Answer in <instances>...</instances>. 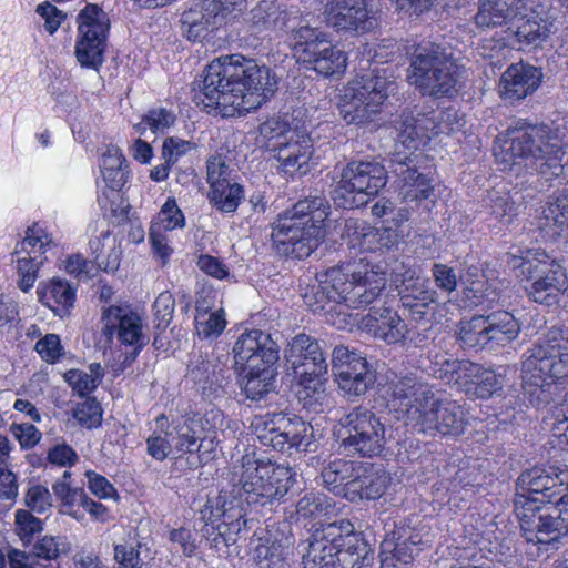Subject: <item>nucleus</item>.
Instances as JSON below:
<instances>
[{
  "label": "nucleus",
  "mask_w": 568,
  "mask_h": 568,
  "mask_svg": "<svg viewBox=\"0 0 568 568\" xmlns=\"http://www.w3.org/2000/svg\"><path fill=\"white\" fill-rule=\"evenodd\" d=\"M277 77L264 64L240 54L212 61L203 78L193 83L194 101L207 112L223 116L250 112L270 100L277 91Z\"/></svg>",
  "instance_id": "obj_1"
},
{
  "label": "nucleus",
  "mask_w": 568,
  "mask_h": 568,
  "mask_svg": "<svg viewBox=\"0 0 568 568\" xmlns=\"http://www.w3.org/2000/svg\"><path fill=\"white\" fill-rule=\"evenodd\" d=\"M509 145L503 161L513 170L524 166L550 180L562 173V158L568 146V125L565 118L549 123L531 124L520 120L508 130Z\"/></svg>",
  "instance_id": "obj_2"
},
{
  "label": "nucleus",
  "mask_w": 568,
  "mask_h": 568,
  "mask_svg": "<svg viewBox=\"0 0 568 568\" xmlns=\"http://www.w3.org/2000/svg\"><path fill=\"white\" fill-rule=\"evenodd\" d=\"M313 287L315 308L325 310L328 302L359 308L376 301L386 286L385 266L359 261L346 267L333 266L316 274Z\"/></svg>",
  "instance_id": "obj_3"
},
{
  "label": "nucleus",
  "mask_w": 568,
  "mask_h": 568,
  "mask_svg": "<svg viewBox=\"0 0 568 568\" xmlns=\"http://www.w3.org/2000/svg\"><path fill=\"white\" fill-rule=\"evenodd\" d=\"M331 205L323 196L306 197L281 213L272 224V241L283 256L302 260L317 247L324 237V222Z\"/></svg>",
  "instance_id": "obj_4"
},
{
  "label": "nucleus",
  "mask_w": 568,
  "mask_h": 568,
  "mask_svg": "<svg viewBox=\"0 0 568 568\" xmlns=\"http://www.w3.org/2000/svg\"><path fill=\"white\" fill-rule=\"evenodd\" d=\"M524 394L537 408L550 403L558 390L557 384L568 378V332L560 336L550 332L548 337L532 345L523 362Z\"/></svg>",
  "instance_id": "obj_5"
},
{
  "label": "nucleus",
  "mask_w": 568,
  "mask_h": 568,
  "mask_svg": "<svg viewBox=\"0 0 568 568\" xmlns=\"http://www.w3.org/2000/svg\"><path fill=\"white\" fill-rule=\"evenodd\" d=\"M466 69L449 47L418 44L410 55L407 81L422 95L453 98L463 87Z\"/></svg>",
  "instance_id": "obj_6"
},
{
  "label": "nucleus",
  "mask_w": 568,
  "mask_h": 568,
  "mask_svg": "<svg viewBox=\"0 0 568 568\" xmlns=\"http://www.w3.org/2000/svg\"><path fill=\"white\" fill-rule=\"evenodd\" d=\"M507 263L535 303L557 305L568 290L565 268L545 251L527 250L521 256L510 255Z\"/></svg>",
  "instance_id": "obj_7"
},
{
  "label": "nucleus",
  "mask_w": 568,
  "mask_h": 568,
  "mask_svg": "<svg viewBox=\"0 0 568 568\" xmlns=\"http://www.w3.org/2000/svg\"><path fill=\"white\" fill-rule=\"evenodd\" d=\"M291 467L275 465L246 454L242 457L240 473L235 486L239 496L248 506L258 508L271 505L273 500L283 497L293 483Z\"/></svg>",
  "instance_id": "obj_8"
},
{
  "label": "nucleus",
  "mask_w": 568,
  "mask_h": 568,
  "mask_svg": "<svg viewBox=\"0 0 568 568\" xmlns=\"http://www.w3.org/2000/svg\"><path fill=\"white\" fill-rule=\"evenodd\" d=\"M520 331V324L511 313L498 310L460 320L454 336L465 351L493 352L517 339Z\"/></svg>",
  "instance_id": "obj_9"
},
{
  "label": "nucleus",
  "mask_w": 568,
  "mask_h": 568,
  "mask_svg": "<svg viewBox=\"0 0 568 568\" xmlns=\"http://www.w3.org/2000/svg\"><path fill=\"white\" fill-rule=\"evenodd\" d=\"M339 447L352 456L373 458L386 446V428L382 419L369 408L357 406L338 419Z\"/></svg>",
  "instance_id": "obj_10"
},
{
  "label": "nucleus",
  "mask_w": 568,
  "mask_h": 568,
  "mask_svg": "<svg viewBox=\"0 0 568 568\" xmlns=\"http://www.w3.org/2000/svg\"><path fill=\"white\" fill-rule=\"evenodd\" d=\"M292 50L297 63L325 78L339 77L346 69V54L333 45L318 28L301 24L292 30Z\"/></svg>",
  "instance_id": "obj_11"
},
{
  "label": "nucleus",
  "mask_w": 568,
  "mask_h": 568,
  "mask_svg": "<svg viewBox=\"0 0 568 568\" xmlns=\"http://www.w3.org/2000/svg\"><path fill=\"white\" fill-rule=\"evenodd\" d=\"M387 174L376 161H351L341 170L332 199L342 209L358 207L366 200L358 201L357 195H377L386 185Z\"/></svg>",
  "instance_id": "obj_12"
},
{
  "label": "nucleus",
  "mask_w": 568,
  "mask_h": 568,
  "mask_svg": "<svg viewBox=\"0 0 568 568\" xmlns=\"http://www.w3.org/2000/svg\"><path fill=\"white\" fill-rule=\"evenodd\" d=\"M397 83L385 74L363 79L362 83L344 94L339 114L347 124L366 125L375 121L387 98L395 93Z\"/></svg>",
  "instance_id": "obj_13"
},
{
  "label": "nucleus",
  "mask_w": 568,
  "mask_h": 568,
  "mask_svg": "<svg viewBox=\"0 0 568 568\" xmlns=\"http://www.w3.org/2000/svg\"><path fill=\"white\" fill-rule=\"evenodd\" d=\"M568 499V469L532 467L517 479L515 510H536L540 505Z\"/></svg>",
  "instance_id": "obj_14"
},
{
  "label": "nucleus",
  "mask_w": 568,
  "mask_h": 568,
  "mask_svg": "<svg viewBox=\"0 0 568 568\" xmlns=\"http://www.w3.org/2000/svg\"><path fill=\"white\" fill-rule=\"evenodd\" d=\"M78 40L74 53L83 68L98 70L104 62L110 28L106 13L97 4H87L78 16Z\"/></svg>",
  "instance_id": "obj_15"
},
{
  "label": "nucleus",
  "mask_w": 568,
  "mask_h": 568,
  "mask_svg": "<svg viewBox=\"0 0 568 568\" xmlns=\"http://www.w3.org/2000/svg\"><path fill=\"white\" fill-rule=\"evenodd\" d=\"M332 371L339 390L348 399L364 396L377 379L376 369L366 356L344 345L335 346L332 352Z\"/></svg>",
  "instance_id": "obj_16"
},
{
  "label": "nucleus",
  "mask_w": 568,
  "mask_h": 568,
  "mask_svg": "<svg viewBox=\"0 0 568 568\" xmlns=\"http://www.w3.org/2000/svg\"><path fill=\"white\" fill-rule=\"evenodd\" d=\"M516 514L527 542L551 545L568 534V499L530 511L517 509Z\"/></svg>",
  "instance_id": "obj_17"
},
{
  "label": "nucleus",
  "mask_w": 568,
  "mask_h": 568,
  "mask_svg": "<svg viewBox=\"0 0 568 568\" xmlns=\"http://www.w3.org/2000/svg\"><path fill=\"white\" fill-rule=\"evenodd\" d=\"M420 410L414 420L419 430L425 434H440L443 436H459L464 434L468 420L464 407L453 399H437L433 392V398Z\"/></svg>",
  "instance_id": "obj_18"
},
{
  "label": "nucleus",
  "mask_w": 568,
  "mask_h": 568,
  "mask_svg": "<svg viewBox=\"0 0 568 568\" xmlns=\"http://www.w3.org/2000/svg\"><path fill=\"white\" fill-rule=\"evenodd\" d=\"M284 357L287 369H292L301 384L320 378L327 373L328 364L318 341L306 334H298L288 343Z\"/></svg>",
  "instance_id": "obj_19"
},
{
  "label": "nucleus",
  "mask_w": 568,
  "mask_h": 568,
  "mask_svg": "<svg viewBox=\"0 0 568 568\" xmlns=\"http://www.w3.org/2000/svg\"><path fill=\"white\" fill-rule=\"evenodd\" d=\"M234 365L275 368L280 347L268 333L260 329L243 333L233 346Z\"/></svg>",
  "instance_id": "obj_20"
},
{
  "label": "nucleus",
  "mask_w": 568,
  "mask_h": 568,
  "mask_svg": "<svg viewBox=\"0 0 568 568\" xmlns=\"http://www.w3.org/2000/svg\"><path fill=\"white\" fill-rule=\"evenodd\" d=\"M420 532L409 526L395 527L381 542L382 568H407L423 549Z\"/></svg>",
  "instance_id": "obj_21"
},
{
  "label": "nucleus",
  "mask_w": 568,
  "mask_h": 568,
  "mask_svg": "<svg viewBox=\"0 0 568 568\" xmlns=\"http://www.w3.org/2000/svg\"><path fill=\"white\" fill-rule=\"evenodd\" d=\"M245 0H200L195 8L183 12L181 21L187 26L189 39L196 40L203 32L221 24L230 14L241 10Z\"/></svg>",
  "instance_id": "obj_22"
},
{
  "label": "nucleus",
  "mask_w": 568,
  "mask_h": 568,
  "mask_svg": "<svg viewBox=\"0 0 568 568\" xmlns=\"http://www.w3.org/2000/svg\"><path fill=\"white\" fill-rule=\"evenodd\" d=\"M389 170L396 176L395 183L405 202L419 203L433 195L430 180L417 171L416 160L410 155L395 152L389 160Z\"/></svg>",
  "instance_id": "obj_23"
},
{
  "label": "nucleus",
  "mask_w": 568,
  "mask_h": 568,
  "mask_svg": "<svg viewBox=\"0 0 568 568\" xmlns=\"http://www.w3.org/2000/svg\"><path fill=\"white\" fill-rule=\"evenodd\" d=\"M389 483L390 477L382 465L359 462L354 477L342 488L343 497L352 503L375 500L385 494Z\"/></svg>",
  "instance_id": "obj_24"
},
{
  "label": "nucleus",
  "mask_w": 568,
  "mask_h": 568,
  "mask_svg": "<svg viewBox=\"0 0 568 568\" xmlns=\"http://www.w3.org/2000/svg\"><path fill=\"white\" fill-rule=\"evenodd\" d=\"M399 301L406 316L416 323L429 321L433 314V304L438 294L432 288L428 278L404 277L398 290Z\"/></svg>",
  "instance_id": "obj_25"
},
{
  "label": "nucleus",
  "mask_w": 568,
  "mask_h": 568,
  "mask_svg": "<svg viewBox=\"0 0 568 568\" xmlns=\"http://www.w3.org/2000/svg\"><path fill=\"white\" fill-rule=\"evenodd\" d=\"M324 16L326 24L336 31L364 32L369 11L365 0H331Z\"/></svg>",
  "instance_id": "obj_26"
},
{
  "label": "nucleus",
  "mask_w": 568,
  "mask_h": 568,
  "mask_svg": "<svg viewBox=\"0 0 568 568\" xmlns=\"http://www.w3.org/2000/svg\"><path fill=\"white\" fill-rule=\"evenodd\" d=\"M541 78L540 69L528 63H513L500 78V97L511 103L520 101L537 90Z\"/></svg>",
  "instance_id": "obj_27"
},
{
  "label": "nucleus",
  "mask_w": 568,
  "mask_h": 568,
  "mask_svg": "<svg viewBox=\"0 0 568 568\" xmlns=\"http://www.w3.org/2000/svg\"><path fill=\"white\" fill-rule=\"evenodd\" d=\"M288 138L284 136L285 142H278L274 146L277 168L287 176H294L296 173L305 174L311 158V140L295 132L288 131Z\"/></svg>",
  "instance_id": "obj_28"
},
{
  "label": "nucleus",
  "mask_w": 568,
  "mask_h": 568,
  "mask_svg": "<svg viewBox=\"0 0 568 568\" xmlns=\"http://www.w3.org/2000/svg\"><path fill=\"white\" fill-rule=\"evenodd\" d=\"M313 428L298 416L288 417L282 413L278 422L273 449L292 455L294 452L308 449Z\"/></svg>",
  "instance_id": "obj_29"
},
{
  "label": "nucleus",
  "mask_w": 568,
  "mask_h": 568,
  "mask_svg": "<svg viewBox=\"0 0 568 568\" xmlns=\"http://www.w3.org/2000/svg\"><path fill=\"white\" fill-rule=\"evenodd\" d=\"M341 568H364L373 561V550L359 534L353 532V525L342 520L338 525Z\"/></svg>",
  "instance_id": "obj_30"
},
{
  "label": "nucleus",
  "mask_w": 568,
  "mask_h": 568,
  "mask_svg": "<svg viewBox=\"0 0 568 568\" xmlns=\"http://www.w3.org/2000/svg\"><path fill=\"white\" fill-rule=\"evenodd\" d=\"M292 13L282 7L276 0H261L247 14L246 23L255 33L265 31H291Z\"/></svg>",
  "instance_id": "obj_31"
},
{
  "label": "nucleus",
  "mask_w": 568,
  "mask_h": 568,
  "mask_svg": "<svg viewBox=\"0 0 568 568\" xmlns=\"http://www.w3.org/2000/svg\"><path fill=\"white\" fill-rule=\"evenodd\" d=\"M439 366L435 371L438 378L445 379L447 384H453L459 390L464 392L468 397H473L476 382L478 383L479 374L483 366L467 359H455L442 356L436 362Z\"/></svg>",
  "instance_id": "obj_32"
},
{
  "label": "nucleus",
  "mask_w": 568,
  "mask_h": 568,
  "mask_svg": "<svg viewBox=\"0 0 568 568\" xmlns=\"http://www.w3.org/2000/svg\"><path fill=\"white\" fill-rule=\"evenodd\" d=\"M397 130L402 143H414L417 140L430 139L444 132L435 111L429 113L404 111L400 115ZM410 148V145H408Z\"/></svg>",
  "instance_id": "obj_33"
},
{
  "label": "nucleus",
  "mask_w": 568,
  "mask_h": 568,
  "mask_svg": "<svg viewBox=\"0 0 568 568\" xmlns=\"http://www.w3.org/2000/svg\"><path fill=\"white\" fill-rule=\"evenodd\" d=\"M103 332L109 337L116 333L121 343L135 346V353L148 342L142 334L140 316L133 312H123L120 307L109 310Z\"/></svg>",
  "instance_id": "obj_34"
},
{
  "label": "nucleus",
  "mask_w": 568,
  "mask_h": 568,
  "mask_svg": "<svg viewBox=\"0 0 568 568\" xmlns=\"http://www.w3.org/2000/svg\"><path fill=\"white\" fill-rule=\"evenodd\" d=\"M536 225L548 240H556L568 230V187L541 207L536 216Z\"/></svg>",
  "instance_id": "obj_35"
},
{
  "label": "nucleus",
  "mask_w": 568,
  "mask_h": 568,
  "mask_svg": "<svg viewBox=\"0 0 568 568\" xmlns=\"http://www.w3.org/2000/svg\"><path fill=\"white\" fill-rule=\"evenodd\" d=\"M531 0H480L479 11L474 17L480 28L501 26L524 14Z\"/></svg>",
  "instance_id": "obj_36"
},
{
  "label": "nucleus",
  "mask_w": 568,
  "mask_h": 568,
  "mask_svg": "<svg viewBox=\"0 0 568 568\" xmlns=\"http://www.w3.org/2000/svg\"><path fill=\"white\" fill-rule=\"evenodd\" d=\"M392 395L400 400V405L406 408L407 418L414 422L422 409L432 404V388L413 377H402L392 386Z\"/></svg>",
  "instance_id": "obj_37"
},
{
  "label": "nucleus",
  "mask_w": 568,
  "mask_h": 568,
  "mask_svg": "<svg viewBox=\"0 0 568 568\" xmlns=\"http://www.w3.org/2000/svg\"><path fill=\"white\" fill-rule=\"evenodd\" d=\"M37 293L39 302L61 318L70 314L75 302V290L62 278L40 283Z\"/></svg>",
  "instance_id": "obj_38"
},
{
  "label": "nucleus",
  "mask_w": 568,
  "mask_h": 568,
  "mask_svg": "<svg viewBox=\"0 0 568 568\" xmlns=\"http://www.w3.org/2000/svg\"><path fill=\"white\" fill-rule=\"evenodd\" d=\"M201 517L206 525L214 524L222 519V523L231 525L233 532H240L245 524L244 511L242 507L235 505L232 500H226L225 496H217L209 499L201 510Z\"/></svg>",
  "instance_id": "obj_39"
},
{
  "label": "nucleus",
  "mask_w": 568,
  "mask_h": 568,
  "mask_svg": "<svg viewBox=\"0 0 568 568\" xmlns=\"http://www.w3.org/2000/svg\"><path fill=\"white\" fill-rule=\"evenodd\" d=\"M243 374L241 387L251 400H260L273 389L276 368L235 366Z\"/></svg>",
  "instance_id": "obj_40"
},
{
  "label": "nucleus",
  "mask_w": 568,
  "mask_h": 568,
  "mask_svg": "<svg viewBox=\"0 0 568 568\" xmlns=\"http://www.w3.org/2000/svg\"><path fill=\"white\" fill-rule=\"evenodd\" d=\"M554 30V22L549 18L532 13L529 17L521 14L518 18L515 36L521 43L538 45L545 41Z\"/></svg>",
  "instance_id": "obj_41"
},
{
  "label": "nucleus",
  "mask_w": 568,
  "mask_h": 568,
  "mask_svg": "<svg viewBox=\"0 0 568 568\" xmlns=\"http://www.w3.org/2000/svg\"><path fill=\"white\" fill-rule=\"evenodd\" d=\"M196 422L193 419L184 420L176 425L173 430H166V436H171L172 445L180 453H199V458L202 460L204 455L209 450H202L205 448V442L202 439L200 443V436L195 429Z\"/></svg>",
  "instance_id": "obj_42"
},
{
  "label": "nucleus",
  "mask_w": 568,
  "mask_h": 568,
  "mask_svg": "<svg viewBox=\"0 0 568 568\" xmlns=\"http://www.w3.org/2000/svg\"><path fill=\"white\" fill-rule=\"evenodd\" d=\"M359 462L336 458L322 470V479L327 489L343 496V486L355 475Z\"/></svg>",
  "instance_id": "obj_43"
},
{
  "label": "nucleus",
  "mask_w": 568,
  "mask_h": 568,
  "mask_svg": "<svg viewBox=\"0 0 568 568\" xmlns=\"http://www.w3.org/2000/svg\"><path fill=\"white\" fill-rule=\"evenodd\" d=\"M207 197L216 210L233 213L244 199V189L236 182H227L210 189Z\"/></svg>",
  "instance_id": "obj_44"
},
{
  "label": "nucleus",
  "mask_w": 568,
  "mask_h": 568,
  "mask_svg": "<svg viewBox=\"0 0 568 568\" xmlns=\"http://www.w3.org/2000/svg\"><path fill=\"white\" fill-rule=\"evenodd\" d=\"M225 367L213 364L210 361H201L196 365L190 368V377L195 384L202 385L203 388L206 386L212 387L214 385L221 387L227 379Z\"/></svg>",
  "instance_id": "obj_45"
},
{
  "label": "nucleus",
  "mask_w": 568,
  "mask_h": 568,
  "mask_svg": "<svg viewBox=\"0 0 568 568\" xmlns=\"http://www.w3.org/2000/svg\"><path fill=\"white\" fill-rule=\"evenodd\" d=\"M375 338L383 341L387 345L405 343L407 335V325L402 317L395 312L388 316V320L382 325L373 326L371 333Z\"/></svg>",
  "instance_id": "obj_46"
},
{
  "label": "nucleus",
  "mask_w": 568,
  "mask_h": 568,
  "mask_svg": "<svg viewBox=\"0 0 568 568\" xmlns=\"http://www.w3.org/2000/svg\"><path fill=\"white\" fill-rule=\"evenodd\" d=\"M487 205L490 213L501 223L509 224L517 214V207L509 193L493 189L488 192Z\"/></svg>",
  "instance_id": "obj_47"
},
{
  "label": "nucleus",
  "mask_w": 568,
  "mask_h": 568,
  "mask_svg": "<svg viewBox=\"0 0 568 568\" xmlns=\"http://www.w3.org/2000/svg\"><path fill=\"white\" fill-rule=\"evenodd\" d=\"M72 416L80 426L88 429L97 428L102 423V407L95 398L88 397L82 403L77 404L72 410Z\"/></svg>",
  "instance_id": "obj_48"
},
{
  "label": "nucleus",
  "mask_w": 568,
  "mask_h": 568,
  "mask_svg": "<svg viewBox=\"0 0 568 568\" xmlns=\"http://www.w3.org/2000/svg\"><path fill=\"white\" fill-rule=\"evenodd\" d=\"M281 415L282 412L256 416L252 422L253 432L262 445L273 446Z\"/></svg>",
  "instance_id": "obj_49"
},
{
  "label": "nucleus",
  "mask_w": 568,
  "mask_h": 568,
  "mask_svg": "<svg viewBox=\"0 0 568 568\" xmlns=\"http://www.w3.org/2000/svg\"><path fill=\"white\" fill-rule=\"evenodd\" d=\"M175 122V114L165 108L149 110L142 121L136 125L139 132L149 128L153 133L164 132Z\"/></svg>",
  "instance_id": "obj_50"
},
{
  "label": "nucleus",
  "mask_w": 568,
  "mask_h": 568,
  "mask_svg": "<svg viewBox=\"0 0 568 568\" xmlns=\"http://www.w3.org/2000/svg\"><path fill=\"white\" fill-rule=\"evenodd\" d=\"M232 170L221 154L212 155L206 161V181L210 189L231 182Z\"/></svg>",
  "instance_id": "obj_51"
},
{
  "label": "nucleus",
  "mask_w": 568,
  "mask_h": 568,
  "mask_svg": "<svg viewBox=\"0 0 568 568\" xmlns=\"http://www.w3.org/2000/svg\"><path fill=\"white\" fill-rule=\"evenodd\" d=\"M43 529L42 521L29 510L19 509L16 511V530L24 545L32 541L36 534Z\"/></svg>",
  "instance_id": "obj_52"
},
{
  "label": "nucleus",
  "mask_w": 568,
  "mask_h": 568,
  "mask_svg": "<svg viewBox=\"0 0 568 568\" xmlns=\"http://www.w3.org/2000/svg\"><path fill=\"white\" fill-rule=\"evenodd\" d=\"M544 422L554 436L566 435L568 432V393L560 403L550 409Z\"/></svg>",
  "instance_id": "obj_53"
},
{
  "label": "nucleus",
  "mask_w": 568,
  "mask_h": 568,
  "mask_svg": "<svg viewBox=\"0 0 568 568\" xmlns=\"http://www.w3.org/2000/svg\"><path fill=\"white\" fill-rule=\"evenodd\" d=\"M331 506L326 496L316 493H307L296 504V513L304 518H313L326 511Z\"/></svg>",
  "instance_id": "obj_54"
},
{
  "label": "nucleus",
  "mask_w": 568,
  "mask_h": 568,
  "mask_svg": "<svg viewBox=\"0 0 568 568\" xmlns=\"http://www.w3.org/2000/svg\"><path fill=\"white\" fill-rule=\"evenodd\" d=\"M174 307L175 300L170 292L166 291L159 294L153 304L158 329H165L170 325Z\"/></svg>",
  "instance_id": "obj_55"
},
{
  "label": "nucleus",
  "mask_w": 568,
  "mask_h": 568,
  "mask_svg": "<svg viewBox=\"0 0 568 568\" xmlns=\"http://www.w3.org/2000/svg\"><path fill=\"white\" fill-rule=\"evenodd\" d=\"M371 225L359 219H347L344 223L342 236L349 240L352 245H358L365 250Z\"/></svg>",
  "instance_id": "obj_56"
},
{
  "label": "nucleus",
  "mask_w": 568,
  "mask_h": 568,
  "mask_svg": "<svg viewBox=\"0 0 568 568\" xmlns=\"http://www.w3.org/2000/svg\"><path fill=\"white\" fill-rule=\"evenodd\" d=\"M476 384L477 385L473 394V397L476 398H489L503 388L500 375H497L494 371L485 367H483L478 377V383L476 382Z\"/></svg>",
  "instance_id": "obj_57"
},
{
  "label": "nucleus",
  "mask_w": 568,
  "mask_h": 568,
  "mask_svg": "<svg viewBox=\"0 0 568 568\" xmlns=\"http://www.w3.org/2000/svg\"><path fill=\"white\" fill-rule=\"evenodd\" d=\"M65 382L77 392L80 396L93 392L98 384V378L91 374L79 369H70L64 374Z\"/></svg>",
  "instance_id": "obj_58"
},
{
  "label": "nucleus",
  "mask_w": 568,
  "mask_h": 568,
  "mask_svg": "<svg viewBox=\"0 0 568 568\" xmlns=\"http://www.w3.org/2000/svg\"><path fill=\"white\" fill-rule=\"evenodd\" d=\"M158 216L160 224L166 231L183 227L185 224L184 215L173 197L166 200Z\"/></svg>",
  "instance_id": "obj_59"
},
{
  "label": "nucleus",
  "mask_w": 568,
  "mask_h": 568,
  "mask_svg": "<svg viewBox=\"0 0 568 568\" xmlns=\"http://www.w3.org/2000/svg\"><path fill=\"white\" fill-rule=\"evenodd\" d=\"M17 263L19 274L18 286L21 291L28 292L34 285L41 262H36L34 257L29 256L18 258Z\"/></svg>",
  "instance_id": "obj_60"
},
{
  "label": "nucleus",
  "mask_w": 568,
  "mask_h": 568,
  "mask_svg": "<svg viewBox=\"0 0 568 568\" xmlns=\"http://www.w3.org/2000/svg\"><path fill=\"white\" fill-rule=\"evenodd\" d=\"M367 235L368 240L365 247L367 251L389 248L397 241V233L392 229V226L381 229L372 226Z\"/></svg>",
  "instance_id": "obj_61"
},
{
  "label": "nucleus",
  "mask_w": 568,
  "mask_h": 568,
  "mask_svg": "<svg viewBox=\"0 0 568 568\" xmlns=\"http://www.w3.org/2000/svg\"><path fill=\"white\" fill-rule=\"evenodd\" d=\"M195 322L197 334L204 338L220 335L226 325L223 311L213 312L207 318L203 320H200V316H195Z\"/></svg>",
  "instance_id": "obj_62"
},
{
  "label": "nucleus",
  "mask_w": 568,
  "mask_h": 568,
  "mask_svg": "<svg viewBox=\"0 0 568 568\" xmlns=\"http://www.w3.org/2000/svg\"><path fill=\"white\" fill-rule=\"evenodd\" d=\"M34 349L47 363H55L62 356V346L57 334H47L37 342Z\"/></svg>",
  "instance_id": "obj_63"
},
{
  "label": "nucleus",
  "mask_w": 568,
  "mask_h": 568,
  "mask_svg": "<svg viewBox=\"0 0 568 568\" xmlns=\"http://www.w3.org/2000/svg\"><path fill=\"white\" fill-rule=\"evenodd\" d=\"M432 274L436 286L440 291L450 294L456 290L458 277L453 267L446 264L435 263L432 268Z\"/></svg>",
  "instance_id": "obj_64"
}]
</instances>
